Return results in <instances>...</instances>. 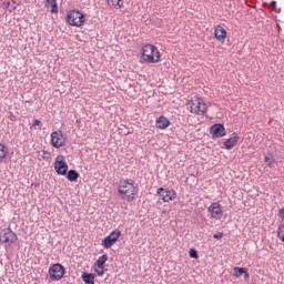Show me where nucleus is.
Listing matches in <instances>:
<instances>
[{
    "instance_id": "b1692460",
    "label": "nucleus",
    "mask_w": 284,
    "mask_h": 284,
    "mask_svg": "<svg viewBox=\"0 0 284 284\" xmlns=\"http://www.w3.org/2000/svg\"><path fill=\"white\" fill-rule=\"evenodd\" d=\"M8 154V151H6V145L0 143V161H3Z\"/></svg>"
},
{
    "instance_id": "f8f14e48",
    "label": "nucleus",
    "mask_w": 284,
    "mask_h": 284,
    "mask_svg": "<svg viewBox=\"0 0 284 284\" xmlns=\"http://www.w3.org/2000/svg\"><path fill=\"white\" fill-rule=\"evenodd\" d=\"M211 134H213V139H221L225 136V126L221 123L212 125Z\"/></svg>"
},
{
    "instance_id": "5701e85b",
    "label": "nucleus",
    "mask_w": 284,
    "mask_h": 284,
    "mask_svg": "<svg viewBox=\"0 0 284 284\" xmlns=\"http://www.w3.org/2000/svg\"><path fill=\"white\" fill-rule=\"evenodd\" d=\"M277 239L284 243V224H280L277 227Z\"/></svg>"
},
{
    "instance_id": "423d86ee",
    "label": "nucleus",
    "mask_w": 284,
    "mask_h": 284,
    "mask_svg": "<svg viewBox=\"0 0 284 284\" xmlns=\"http://www.w3.org/2000/svg\"><path fill=\"white\" fill-rule=\"evenodd\" d=\"M63 155H58L55 158L54 170L60 176H65V174H68V163H65Z\"/></svg>"
},
{
    "instance_id": "7ed1b4c3",
    "label": "nucleus",
    "mask_w": 284,
    "mask_h": 284,
    "mask_svg": "<svg viewBox=\"0 0 284 284\" xmlns=\"http://www.w3.org/2000/svg\"><path fill=\"white\" fill-rule=\"evenodd\" d=\"M186 108L191 114H196L197 116H203L207 112V104L201 98H194L189 101Z\"/></svg>"
},
{
    "instance_id": "cd10ccee",
    "label": "nucleus",
    "mask_w": 284,
    "mask_h": 284,
    "mask_svg": "<svg viewBox=\"0 0 284 284\" xmlns=\"http://www.w3.org/2000/svg\"><path fill=\"white\" fill-rule=\"evenodd\" d=\"M278 217L284 220V209H280Z\"/></svg>"
},
{
    "instance_id": "f3484780",
    "label": "nucleus",
    "mask_w": 284,
    "mask_h": 284,
    "mask_svg": "<svg viewBox=\"0 0 284 284\" xmlns=\"http://www.w3.org/2000/svg\"><path fill=\"white\" fill-rule=\"evenodd\" d=\"M45 8H51L52 14H59V6L57 4V0H47Z\"/></svg>"
},
{
    "instance_id": "bb28decb",
    "label": "nucleus",
    "mask_w": 284,
    "mask_h": 284,
    "mask_svg": "<svg viewBox=\"0 0 284 284\" xmlns=\"http://www.w3.org/2000/svg\"><path fill=\"white\" fill-rule=\"evenodd\" d=\"M213 239H223V233L219 232L213 235Z\"/></svg>"
},
{
    "instance_id": "2eb2a0df",
    "label": "nucleus",
    "mask_w": 284,
    "mask_h": 284,
    "mask_svg": "<svg viewBox=\"0 0 284 284\" xmlns=\"http://www.w3.org/2000/svg\"><path fill=\"white\" fill-rule=\"evenodd\" d=\"M236 143H239V134L233 133L232 138L223 142V145L225 150H232L236 145Z\"/></svg>"
},
{
    "instance_id": "1a4fd4ad",
    "label": "nucleus",
    "mask_w": 284,
    "mask_h": 284,
    "mask_svg": "<svg viewBox=\"0 0 284 284\" xmlns=\"http://www.w3.org/2000/svg\"><path fill=\"white\" fill-rule=\"evenodd\" d=\"M49 274L54 281H61V278H63V274H65V268L61 264H53L49 268Z\"/></svg>"
},
{
    "instance_id": "a878e982",
    "label": "nucleus",
    "mask_w": 284,
    "mask_h": 284,
    "mask_svg": "<svg viewBox=\"0 0 284 284\" xmlns=\"http://www.w3.org/2000/svg\"><path fill=\"white\" fill-rule=\"evenodd\" d=\"M95 272L101 276L103 274V266H97Z\"/></svg>"
},
{
    "instance_id": "c85d7f7f",
    "label": "nucleus",
    "mask_w": 284,
    "mask_h": 284,
    "mask_svg": "<svg viewBox=\"0 0 284 284\" xmlns=\"http://www.w3.org/2000/svg\"><path fill=\"white\" fill-rule=\"evenodd\" d=\"M37 125H41V121H40V120H34V121H33L32 126H33V128H37Z\"/></svg>"
},
{
    "instance_id": "f03ea898",
    "label": "nucleus",
    "mask_w": 284,
    "mask_h": 284,
    "mask_svg": "<svg viewBox=\"0 0 284 284\" xmlns=\"http://www.w3.org/2000/svg\"><path fill=\"white\" fill-rule=\"evenodd\" d=\"M142 58L146 63H159L161 61V52L152 44L142 47Z\"/></svg>"
},
{
    "instance_id": "dca6fc26",
    "label": "nucleus",
    "mask_w": 284,
    "mask_h": 284,
    "mask_svg": "<svg viewBox=\"0 0 284 284\" xmlns=\"http://www.w3.org/2000/svg\"><path fill=\"white\" fill-rule=\"evenodd\" d=\"M233 276H236L237 278L243 276V278L247 281V278H250V273H247V268L245 267L235 266L233 268Z\"/></svg>"
},
{
    "instance_id": "6e6552de",
    "label": "nucleus",
    "mask_w": 284,
    "mask_h": 284,
    "mask_svg": "<svg viewBox=\"0 0 284 284\" xmlns=\"http://www.w3.org/2000/svg\"><path fill=\"white\" fill-rule=\"evenodd\" d=\"M120 237H121V231L115 230V231L111 232V233L102 241L103 247H105V250H110V247H112V245H114V243H116Z\"/></svg>"
},
{
    "instance_id": "0eeeda50",
    "label": "nucleus",
    "mask_w": 284,
    "mask_h": 284,
    "mask_svg": "<svg viewBox=\"0 0 284 284\" xmlns=\"http://www.w3.org/2000/svg\"><path fill=\"white\" fill-rule=\"evenodd\" d=\"M209 214H211V219H215V221H221L223 219V206L219 202L212 203L207 207Z\"/></svg>"
},
{
    "instance_id": "39448f33",
    "label": "nucleus",
    "mask_w": 284,
    "mask_h": 284,
    "mask_svg": "<svg viewBox=\"0 0 284 284\" xmlns=\"http://www.w3.org/2000/svg\"><path fill=\"white\" fill-rule=\"evenodd\" d=\"M51 145L57 149L65 145V135H63V131L59 130L51 133Z\"/></svg>"
},
{
    "instance_id": "4468645a",
    "label": "nucleus",
    "mask_w": 284,
    "mask_h": 284,
    "mask_svg": "<svg viewBox=\"0 0 284 284\" xmlns=\"http://www.w3.org/2000/svg\"><path fill=\"white\" fill-rule=\"evenodd\" d=\"M170 120L165 115H161L156 119L155 125L159 130H168L170 128Z\"/></svg>"
},
{
    "instance_id": "20e7f679",
    "label": "nucleus",
    "mask_w": 284,
    "mask_h": 284,
    "mask_svg": "<svg viewBox=\"0 0 284 284\" xmlns=\"http://www.w3.org/2000/svg\"><path fill=\"white\" fill-rule=\"evenodd\" d=\"M67 23L75 28H81L85 23V16L81 11L71 10L67 13Z\"/></svg>"
},
{
    "instance_id": "c756f323",
    "label": "nucleus",
    "mask_w": 284,
    "mask_h": 284,
    "mask_svg": "<svg viewBox=\"0 0 284 284\" xmlns=\"http://www.w3.org/2000/svg\"><path fill=\"white\" fill-rule=\"evenodd\" d=\"M271 8H272V10H276V1L273 0L271 2Z\"/></svg>"
},
{
    "instance_id": "6ab92c4d",
    "label": "nucleus",
    "mask_w": 284,
    "mask_h": 284,
    "mask_svg": "<svg viewBox=\"0 0 284 284\" xmlns=\"http://www.w3.org/2000/svg\"><path fill=\"white\" fill-rule=\"evenodd\" d=\"M264 162L267 163L268 168H274V163H275L274 154L267 153L264 158Z\"/></svg>"
},
{
    "instance_id": "393cba45",
    "label": "nucleus",
    "mask_w": 284,
    "mask_h": 284,
    "mask_svg": "<svg viewBox=\"0 0 284 284\" xmlns=\"http://www.w3.org/2000/svg\"><path fill=\"white\" fill-rule=\"evenodd\" d=\"M189 256L191 258H199V252H196V250H194V248H190Z\"/></svg>"
},
{
    "instance_id": "412c9836",
    "label": "nucleus",
    "mask_w": 284,
    "mask_h": 284,
    "mask_svg": "<svg viewBox=\"0 0 284 284\" xmlns=\"http://www.w3.org/2000/svg\"><path fill=\"white\" fill-rule=\"evenodd\" d=\"M106 3L110 8H123L121 0H106Z\"/></svg>"
},
{
    "instance_id": "a211bd4d",
    "label": "nucleus",
    "mask_w": 284,
    "mask_h": 284,
    "mask_svg": "<svg viewBox=\"0 0 284 284\" xmlns=\"http://www.w3.org/2000/svg\"><path fill=\"white\" fill-rule=\"evenodd\" d=\"M82 281L87 284H94V274L92 273H83Z\"/></svg>"
},
{
    "instance_id": "aec40b11",
    "label": "nucleus",
    "mask_w": 284,
    "mask_h": 284,
    "mask_svg": "<svg viewBox=\"0 0 284 284\" xmlns=\"http://www.w3.org/2000/svg\"><path fill=\"white\" fill-rule=\"evenodd\" d=\"M67 179L68 181L74 182L79 179V172H77L75 170H70L67 173Z\"/></svg>"
},
{
    "instance_id": "ddd939ff",
    "label": "nucleus",
    "mask_w": 284,
    "mask_h": 284,
    "mask_svg": "<svg viewBox=\"0 0 284 284\" xmlns=\"http://www.w3.org/2000/svg\"><path fill=\"white\" fill-rule=\"evenodd\" d=\"M215 39L220 41V43H225V39L227 38V31L225 28L217 26L214 31Z\"/></svg>"
},
{
    "instance_id": "9b49d317",
    "label": "nucleus",
    "mask_w": 284,
    "mask_h": 284,
    "mask_svg": "<svg viewBox=\"0 0 284 284\" xmlns=\"http://www.w3.org/2000/svg\"><path fill=\"white\" fill-rule=\"evenodd\" d=\"M158 194L164 203H170V201H174V199H176V193L174 191L163 187L158 189Z\"/></svg>"
},
{
    "instance_id": "4be33fe9",
    "label": "nucleus",
    "mask_w": 284,
    "mask_h": 284,
    "mask_svg": "<svg viewBox=\"0 0 284 284\" xmlns=\"http://www.w3.org/2000/svg\"><path fill=\"white\" fill-rule=\"evenodd\" d=\"M108 261V255L103 254L102 256H100L98 258V261L95 262V267H103V265H105V262Z\"/></svg>"
},
{
    "instance_id": "9d476101",
    "label": "nucleus",
    "mask_w": 284,
    "mask_h": 284,
    "mask_svg": "<svg viewBox=\"0 0 284 284\" xmlns=\"http://www.w3.org/2000/svg\"><path fill=\"white\" fill-rule=\"evenodd\" d=\"M17 233L12 232L10 229H4L0 233L1 243H17Z\"/></svg>"
},
{
    "instance_id": "f257e3e1",
    "label": "nucleus",
    "mask_w": 284,
    "mask_h": 284,
    "mask_svg": "<svg viewBox=\"0 0 284 284\" xmlns=\"http://www.w3.org/2000/svg\"><path fill=\"white\" fill-rule=\"evenodd\" d=\"M118 192L126 201H134L139 194V187L134 185V180H121L118 185Z\"/></svg>"
}]
</instances>
